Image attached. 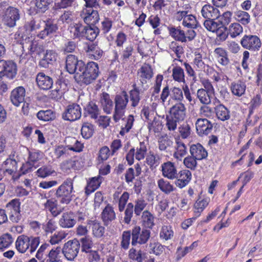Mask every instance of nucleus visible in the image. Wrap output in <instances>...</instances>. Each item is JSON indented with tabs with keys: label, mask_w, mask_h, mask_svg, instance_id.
<instances>
[{
	"label": "nucleus",
	"mask_w": 262,
	"mask_h": 262,
	"mask_svg": "<svg viewBox=\"0 0 262 262\" xmlns=\"http://www.w3.org/2000/svg\"><path fill=\"white\" fill-rule=\"evenodd\" d=\"M40 243L39 236L22 234L17 237L15 241V248L20 253L24 254L28 251L32 254L36 250Z\"/></svg>",
	"instance_id": "1"
},
{
	"label": "nucleus",
	"mask_w": 262,
	"mask_h": 262,
	"mask_svg": "<svg viewBox=\"0 0 262 262\" xmlns=\"http://www.w3.org/2000/svg\"><path fill=\"white\" fill-rule=\"evenodd\" d=\"M99 75L98 65L93 61L89 62L83 67L81 72H79L77 79L85 84H89L95 80Z\"/></svg>",
	"instance_id": "2"
},
{
	"label": "nucleus",
	"mask_w": 262,
	"mask_h": 262,
	"mask_svg": "<svg viewBox=\"0 0 262 262\" xmlns=\"http://www.w3.org/2000/svg\"><path fill=\"white\" fill-rule=\"evenodd\" d=\"M128 101L129 96L125 91L115 95L113 119L116 122H118L124 116Z\"/></svg>",
	"instance_id": "3"
},
{
	"label": "nucleus",
	"mask_w": 262,
	"mask_h": 262,
	"mask_svg": "<svg viewBox=\"0 0 262 262\" xmlns=\"http://www.w3.org/2000/svg\"><path fill=\"white\" fill-rule=\"evenodd\" d=\"M73 190V179L69 178L58 187L55 194L61 203L68 204L72 200Z\"/></svg>",
	"instance_id": "4"
},
{
	"label": "nucleus",
	"mask_w": 262,
	"mask_h": 262,
	"mask_svg": "<svg viewBox=\"0 0 262 262\" xmlns=\"http://www.w3.org/2000/svg\"><path fill=\"white\" fill-rule=\"evenodd\" d=\"M20 17V10L16 8L9 6L4 10L1 18L4 25L12 28L16 25V21Z\"/></svg>",
	"instance_id": "5"
},
{
	"label": "nucleus",
	"mask_w": 262,
	"mask_h": 262,
	"mask_svg": "<svg viewBox=\"0 0 262 262\" xmlns=\"http://www.w3.org/2000/svg\"><path fill=\"white\" fill-rule=\"evenodd\" d=\"M80 247L79 240L74 238L64 243L62 253L68 260L72 261L77 256Z\"/></svg>",
	"instance_id": "6"
},
{
	"label": "nucleus",
	"mask_w": 262,
	"mask_h": 262,
	"mask_svg": "<svg viewBox=\"0 0 262 262\" xmlns=\"http://www.w3.org/2000/svg\"><path fill=\"white\" fill-rule=\"evenodd\" d=\"M150 236V231L147 229L141 230L140 226H136L132 230V245L136 246L147 243Z\"/></svg>",
	"instance_id": "7"
},
{
	"label": "nucleus",
	"mask_w": 262,
	"mask_h": 262,
	"mask_svg": "<svg viewBox=\"0 0 262 262\" xmlns=\"http://www.w3.org/2000/svg\"><path fill=\"white\" fill-rule=\"evenodd\" d=\"M16 64L12 60H0V80L6 76L12 79L16 75Z\"/></svg>",
	"instance_id": "8"
},
{
	"label": "nucleus",
	"mask_w": 262,
	"mask_h": 262,
	"mask_svg": "<svg viewBox=\"0 0 262 262\" xmlns=\"http://www.w3.org/2000/svg\"><path fill=\"white\" fill-rule=\"evenodd\" d=\"M83 67V62L78 60L74 55H69L67 57L66 67L70 74H75L76 78L79 72H81Z\"/></svg>",
	"instance_id": "9"
},
{
	"label": "nucleus",
	"mask_w": 262,
	"mask_h": 262,
	"mask_svg": "<svg viewBox=\"0 0 262 262\" xmlns=\"http://www.w3.org/2000/svg\"><path fill=\"white\" fill-rule=\"evenodd\" d=\"M5 211L8 213L9 219L12 222L17 223L20 219L19 200L17 199L11 200L6 205Z\"/></svg>",
	"instance_id": "10"
},
{
	"label": "nucleus",
	"mask_w": 262,
	"mask_h": 262,
	"mask_svg": "<svg viewBox=\"0 0 262 262\" xmlns=\"http://www.w3.org/2000/svg\"><path fill=\"white\" fill-rule=\"evenodd\" d=\"M81 116V109L79 105L77 103H72L67 106L62 114V118L64 120L74 121Z\"/></svg>",
	"instance_id": "11"
},
{
	"label": "nucleus",
	"mask_w": 262,
	"mask_h": 262,
	"mask_svg": "<svg viewBox=\"0 0 262 262\" xmlns=\"http://www.w3.org/2000/svg\"><path fill=\"white\" fill-rule=\"evenodd\" d=\"M242 46L250 51H255L258 50L261 47V41L256 35H245L241 40Z\"/></svg>",
	"instance_id": "12"
},
{
	"label": "nucleus",
	"mask_w": 262,
	"mask_h": 262,
	"mask_svg": "<svg viewBox=\"0 0 262 262\" xmlns=\"http://www.w3.org/2000/svg\"><path fill=\"white\" fill-rule=\"evenodd\" d=\"M43 23H45L43 29L37 34V37L42 39L56 33L58 29L57 25L53 19L48 18L46 21H43Z\"/></svg>",
	"instance_id": "13"
},
{
	"label": "nucleus",
	"mask_w": 262,
	"mask_h": 262,
	"mask_svg": "<svg viewBox=\"0 0 262 262\" xmlns=\"http://www.w3.org/2000/svg\"><path fill=\"white\" fill-rule=\"evenodd\" d=\"M195 127L198 134L200 136H203L211 132L213 124L207 119L199 118L195 122Z\"/></svg>",
	"instance_id": "14"
},
{
	"label": "nucleus",
	"mask_w": 262,
	"mask_h": 262,
	"mask_svg": "<svg viewBox=\"0 0 262 262\" xmlns=\"http://www.w3.org/2000/svg\"><path fill=\"white\" fill-rule=\"evenodd\" d=\"M81 16L84 22L89 25H95L99 19L98 11L91 8L83 9Z\"/></svg>",
	"instance_id": "15"
},
{
	"label": "nucleus",
	"mask_w": 262,
	"mask_h": 262,
	"mask_svg": "<svg viewBox=\"0 0 262 262\" xmlns=\"http://www.w3.org/2000/svg\"><path fill=\"white\" fill-rule=\"evenodd\" d=\"M169 113L174 119L182 121L186 117V108L184 103L178 102L170 108Z\"/></svg>",
	"instance_id": "16"
},
{
	"label": "nucleus",
	"mask_w": 262,
	"mask_h": 262,
	"mask_svg": "<svg viewBox=\"0 0 262 262\" xmlns=\"http://www.w3.org/2000/svg\"><path fill=\"white\" fill-rule=\"evenodd\" d=\"M138 76L142 87L153 76L152 69L149 64H143L138 71Z\"/></svg>",
	"instance_id": "17"
},
{
	"label": "nucleus",
	"mask_w": 262,
	"mask_h": 262,
	"mask_svg": "<svg viewBox=\"0 0 262 262\" xmlns=\"http://www.w3.org/2000/svg\"><path fill=\"white\" fill-rule=\"evenodd\" d=\"M162 174L165 178L173 180L178 177V171L174 163L168 161L161 166Z\"/></svg>",
	"instance_id": "18"
},
{
	"label": "nucleus",
	"mask_w": 262,
	"mask_h": 262,
	"mask_svg": "<svg viewBox=\"0 0 262 262\" xmlns=\"http://www.w3.org/2000/svg\"><path fill=\"white\" fill-rule=\"evenodd\" d=\"M36 81L38 86L43 90L50 89L53 84L52 78L46 75L43 72H39L37 74Z\"/></svg>",
	"instance_id": "19"
},
{
	"label": "nucleus",
	"mask_w": 262,
	"mask_h": 262,
	"mask_svg": "<svg viewBox=\"0 0 262 262\" xmlns=\"http://www.w3.org/2000/svg\"><path fill=\"white\" fill-rule=\"evenodd\" d=\"M25 95V89L23 86H18L11 92L10 99L14 105L18 106L24 102Z\"/></svg>",
	"instance_id": "20"
},
{
	"label": "nucleus",
	"mask_w": 262,
	"mask_h": 262,
	"mask_svg": "<svg viewBox=\"0 0 262 262\" xmlns=\"http://www.w3.org/2000/svg\"><path fill=\"white\" fill-rule=\"evenodd\" d=\"M74 212H64L58 221L59 225L63 228H71L75 225Z\"/></svg>",
	"instance_id": "21"
},
{
	"label": "nucleus",
	"mask_w": 262,
	"mask_h": 262,
	"mask_svg": "<svg viewBox=\"0 0 262 262\" xmlns=\"http://www.w3.org/2000/svg\"><path fill=\"white\" fill-rule=\"evenodd\" d=\"M178 177L176 178V185L180 188H182L187 185L191 179V172L188 169H184L178 173Z\"/></svg>",
	"instance_id": "22"
},
{
	"label": "nucleus",
	"mask_w": 262,
	"mask_h": 262,
	"mask_svg": "<svg viewBox=\"0 0 262 262\" xmlns=\"http://www.w3.org/2000/svg\"><path fill=\"white\" fill-rule=\"evenodd\" d=\"M190 154L198 160L207 158L208 153L205 148L200 143L192 144L189 149Z\"/></svg>",
	"instance_id": "23"
},
{
	"label": "nucleus",
	"mask_w": 262,
	"mask_h": 262,
	"mask_svg": "<svg viewBox=\"0 0 262 262\" xmlns=\"http://www.w3.org/2000/svg\"><path fill=\"white\" fill-rule=\"evenodd\" d=\"M203 17L207 19H216L220 16V11L217 8L210 5H205L201 11Z\"/></svg>",
	"instance_id": "24"
},
{
	"label": "nucleus",
	"mask_w": 262,
	"mask_h": 262,
	"mask_svg": "<svg viewBox=\"0 0 262 262\" xmlns=\"http://www.w3.org/2000/svg\"><path fill=\"white\" fill-rule=\"evenodd\" d=\"M57 54L53 50H47L43 57L39 62V66L43 68H48L56 60Z\"/></svg>",
	"instance_id": "25"
},
{
	"label": "nucleus",
	"mask_w": 262,
	"mask_h": 262,
	"mask_svg": "<svg viewBox=\"0 0 262 262\" xmlns=\"http://www.w3.org/2000/svg\"><path fill=\"white\" fill-rule=\"evenodd\" d=\"M101 216L105 226H107L111 222L115 220L116 219V213L113 206L108 204L102 210Z\"/></svg>",
	"instance_id": "26"
},
{
	"label": "nucleus",
	"mask_w": 262,
	"mask_h": 262,
	"mask_svg": "<svg viewBox=\"0 0 262 262\" xmlns=\"http://www.w3.org/2000/svg\"><path fill=\"white\" fill-rule=\"evenodd\" d=\"M214 53L219 64L224 67H227L230 64V61L226 50L219 47L215 49Z\"/></svg>",
	"instance_id": "27"
},
{
	"label": "nucleus",
	"mask_w": 262,
	"mask_h": 262,
	"mask_svg": "<svg viewBox=\"0 0 262 262\" xmlns=\"http://www.w3.org/2000/svg\"><path fill=\"white\" fill-rule=\"evenodd\" d=\"M42 202V207L44 210L49 211L53 216H56L59 214V212H57L56 201H53L52 199L47 200L45 195L40 194Z\"/></svg>",
	"instance_id": "28"
},
{
	"label": "nucleus",
	"mask_w": 262,
	"mask_h": 262,
	"mask_svg": "<svg viewBox=\"0 0 262 262\" xmlns=\"http://www.w3.org/2000/svg\"><path fill=\"white\" fill-rule=\"evenodd\" d=\"M100 102L103 111L107 114H111L113 110L114 103L111 99L110 95L105 92L102 93Z\"/></svg>",
	"instance_id": "29"
},
{
	"label": "nucleus",
	"mask_w": 262,
	"mask_h": 262,
	"mask_svg": "<svg viewBox=\"0 0 262 262\" xmlns=\"http://www.w3.org/2000/svg\"><path fill=\"white\" fill-rule=\"evenodd\" d=\"M64 142L67 147L70 150L76 152H80L82 150L83 145L79 142L75 138L72 137H67L65 138Z\"/></svg>",
	"instance_id": "30"
},
{
	"label": "nucleus",
	"mask_w": 262,
	"mask_h": 262,
	"mask_svg": "<svg viewBox=\"0 0 262 262\" xmlns=\"http://www.w3.org/2000/svg\"><path fill=\"white\" fill-rule=\"evenodd\" d=\"M214 110L218 119L225 121L230 119V111L223 104H219L216 105Z\"/></svg>",
	"instance_id": "31"
},
{
	"label": "nucleus",
	"mask_w": 262,
	"mask_h": 262,
	"mask_svg": "<svg viewBox=\"0 0 262 262\" xmlns=\"http://www.w3.org/2000/svg\"><path fill=\"white\" fill-rule=\"evenodd\" d=\"M168 30L170 35L174 38L176 40L182 42H186L187 41L185 31L181 30L179 28H175L174 27H168Z\"/></svg>",
	"instance_id": "32"
},
{
	"label": "nucleus",
	"mask_w": 262,
	"mask_h": 262,
	"mask_svg": "<svg viewBox=\"0 0 262 262\" xmlns=\"http://www.w3.org/2000/svg\"><path fill=\"white\" fill-rule=\"evenodd\" d=\"M155 217L148 210L143 211L141 215V223L146 228L151 229L155 225Z\"/></svg>",
	"instance_id": "33"
},
{
	"label": "nucleus",
	"mask_w": 262,
	"mask_h": 262,
	"mask_svg": "<svg viewBox=\"0 0 262 262\" xmlns=\"http://www.w3.org/2000/svg\"><path fill=\"white\" fill-rule=\"evenodd\" d=\"M86 52L90 58L95 60H98L103 55V51L96 45L92 43L88 46Z\"/></svg>",
	"instance_id": "34"
},
{
	"label": "nucleus",
	"mask_w": 262,
	"mask_h": 262,
	"mask_svg": "<svg viewBox=\"0 0 262 262\" xmlns=\"http://www.w3.org/2000/svg\"><path fill=\"white\" fill-rule=\"evenodd\" d=\"M176 151L173 157L178 161H182V158L187 154V149L185 144L181 141H177L175 146Z\"/></svg>",
	"instance_id": "35"
},
{
	"label": "nucleus",
	"mask_w": 262,
	"mask_h": 262,
	"mask_svg": "<svg viewBox=\"0 0 262 262\" xmlns=\"http://www.w3.org/2000/svg\"><path fill=\"white\" fill-rule=\"evenodd\" d=\"M89 224L92 226V233L94 236L100 238L104 235L105 228L100 223L97 221H91Z\"/></svg>",
	"instance_id": "36"
},
{
	"label": "nucleus",
	"mask_w": 262,
	"mask_h": 262,
	"mask_svg": "<svg viewBox=\"0 0 262 262\" xmlns=\"http://www.w3.org/2000/svg\"><path fill=\"white\" fill-rule=\"evenodd\" d=\"M85 115L91 118L96 119L100 115L98 106L94 102H90L85 107Z\"/></svg>",
	"instance_id": "37"
},
{
	"label": "nucleus",
	"mask_w": 262,
	"mask_h": 262,
	"mask_svg": "<svg viewBox=\"0 0 262 262\" xmlns=\"http://www.w3.org/2000/svg\"><path fill=\"white\" fill-rule=\"evenodd\" d=\"M101 179L102 177L100 176L92 178L85 188V193L89 195L96 190L100 186Z\"/></svg>",
	"instance_id": "38"
},
{
	"label": "nucleus",
	"mask_w": 262,
	"mask_h": 262,
	"mask_svg": "<svg viewBox=\"0 0 262 262\" xmlns=\"http://www.w3.org/2000/svg\"><path fill=\"white\" fill-rule=\"evenodd\" d=\"M231 90L233 95L241 96L245 93L246 85L241 81L233 82L231 84Z\"/></svg>",
	"instance_id": "39"
},
{
	"label": "nucleus",
	"mask_w": 262,
	"mask_h": 262,
	"mask_svg": "<svg viewBox=\"0 0 262 262\" xmlns=\"http://www.w3.org/2000/svg\"><path fill=\"white\" fill-rule=\"evenodd\" d=\"M173 143L172 140L166 134L158 139V147L161 151H167L168 148L172 146Z\"/></svg>",
	"instance_id": "40"
},
{
	"label": "nucleus",
	"mask_w": 262,
	"mask_h": 262,
	"mask_svg": "<svg viewBox=\"0 0 262 262\" xmlns=\"http://www.w3.org/2000/svg\"><path fill=\"white\" fill-rule=\"evenodd\" d=\"M99 32V29L95 25H86L85 30L84 38L88 40H94Z\"/></svg>",
	"instance_id": "41"
},
{
	"label": "nucleus",
	"mask_w": 262,
	"mask_h": 262,
	"mask_svg": "<svg viewBox=\"0 0 262 262\" xmlns=\"http://www.w3.org/2000/svg\"><path fill=\"white\" fill-rule=\"evenodd\" d=\"M172 76L173 80L179 83H185L184 70L180 67H174L172 70Z\"/></svg>",
	"instance_id": "42"
},
{
	"label": "nucleus",
	"mask_w": 262,
	"mask_h": 262,
	"mask_svg": "<svg viewBox=\"0 0 262 262\" xmlns=\"http://www.w3.org/2000/svg\"><path fill=\"white\" fill-rule=\"evenodd\" d=\"M144 255L143 251L141 249L137 250L136 248H132L129 250L128 257L129 259L137 262H143Z\"/></svg>",
	"instance_id": "43"
},
{
	"label": "nucleus",
	"mask_w": 262,
	"mask_h": 262,
	"mask_svg": "<svg viewBox=\"0 0 262 262\" xmlns=\"http://www.w3.org/2000/svg\"><path fill=\"white\" fill-rule=\"evenodd\" d=\"M196 94L197 97L202 103L209 104L211 103V97L212 94L208 93L204 89H200L198 90Z\"/></svg>",
	"instance_id": "44"
},
{
	"label": "nucleus",
	"mask_w": 262,
	"mask_h": 262,
	"mask_svg": "<svg viewBox=\"0 0 262 262\" xmlns=\"http://www.w3.org/2000/svg\"><path fill=\"white\" fill-rule=\"evenodd\" d=\"M85 29L86 25H83L79 23L75 24L72 28V30L71 31L73 33V38H84Z\"/></svg>",
	"instance_id": "45"
},
{
	"label": "nucleus",
	"mask_w": 262,
	"mask_h": 262,
	"mask_svg": "<svg viewBox=\"0 0 262 262\" xmlns=\"http://www.w3.org/2000/svg\"><path fill=\"white\" fill-rule=\"evenodd\" d=\"M36 116L39 120L43 121L53 120L56 117L55 113L51 110H41L37 113Z\"/></svg>",
	"instance_id": "46"
},
{
	"label": "nucleus",
	"mask_w": 262,
	"mask_h": 262,
	"mask_svg": "<svg viewBox=\"0 0 262 262\" xmlns=\"http://www.w3.org/2000/svg\"><path fill=\"white\" fill-rule=\"evenodd\" d=\"M159 189L165 194H169L174 190L175 188L170 183L163 179H160L158 181Z\"/></svg>",
	"instance_id": "47"
},
{
	"label": "nucleus",
	"mask_w": 262,
	"mask_h": 262,
	"mask_svg": "<svg viewBox=\"0 0 262 262\" xmlns=\"http://www.w3.org/2000/svg\"><path fill=\"white\" fill-rule=\"evenodd\" d=\"M94 131V125L90 123L85 122L81 129V134L85 139H89L93 135Z\"/></svg>",
	"instance_id": "48"
},
{
	"label": "nucleus",
	"mask_w": 262,
	"mask_h": 262,
	"mask_svg": "<svg viewBox=\"0 0 262 262\" xmlns=\"http://www.w3.org/2000/svg\"><path fill=\"white\" fill-rule=\"evenodd\" d=\"M198 21L196 20V17L190 14L187 13L184 20L182 22V25L189 29H194L198 26Z\"/></svg>",
	"instance_id": "49"
},
{
	"label": "nucleus",
	"mask_w": 262,
	"mask_h": 262,
	"mask_svg": "<svg viewBox=\"0 0 262 262\" xmlns=\"http://www.w3.org/2000/svg\"><path fill=\"white\" fill-rule=\"evenodd\" d=\"M10 163L12 166L11 168H7L5 171V173H7L9 175L12 176V179L14 180L18 179L20 176L21 174H17V162L14 160H9L7 161V164Z\"/></svg>",
	"instance_id": "50"
},
{
	"label": "nucleus",
	"mask_w": 262,
	"mask_h": 262,
	"mask_svg": "<svg viewBox=\"0 0 262 262\" xmlns=\"http://www.w3.org/2000/svg\"><path fill=\"white\" fill-rule=\"evenodd\" d=\"M81 244V251L86 253L89 252L93 245L92 237L89 235L85 236L79 240Z\"/></svg>",
	"instance_id": "51"
},
{
	"label": "nucleus",
	"mask_w": 262,
	"mask_h": 262,
	"mask_svg": "<svg viewBox=\"0 0 262 262\" xmlns=\"http://www.w3.org/2000/svg\"><path fill=\"white\" fill-rule=\"evenodd\" d=\"M147 203L143 198H139L135 202L134 207L135 214L136 216H140L142 211L144 210Z\"/></svg>",
	"instance_id": "52"
},
{
	"label": "nucleus",
	"mask_w": 262,
	"mask_h": 262,
	"mask_svg": "<svg viewBox=\"0 0 262 262\" xmlns=\"http://www.w3.org/2000/svg\"><path fill=\"white\" fill-rule=\"evenodd\" d=\"M208 202L207 199L198 200L194 204V213L196 217L200 215L201 213L204 210L205 208L208 205Z\"/></svg>",
	"instance_id": "53"
},
{
	"label": "nucleus",
	"mask_w": 262,
	"mask_h": 262,
	"mask_svg": "<svg viewBox=\"0 0 262 262\" xmlns=\"http://www.w3.org/2000/svg\"><path fill=\"white\" fill-rule=\"evenodd\" d=\"M13 242L12 235L9 233H6L0 236V250H4L9 247Z\"/></svg>",
	"instance_id": "54"
},
{
	"label": "nucleus",
	"mask_w": 262,
	"mask_h": 262,
	"mask_svg": "<svg viewBox=\"0 0 262 262\" xmlns=\"http://www.w3.org/2000/svg\"><path fill=\"white\" fill-rule=\"evenodd\" d=\"M198 160V159L190 155L187 156L183 159V164L187 168L191 170H194L197 167Z\"/></svg>",
	"instance_id": "55"
},
{
	"label": "nucleus",
	"mask_w": 262,
	"mask_h": 262,
	"mask_svg": "<svg viewBox=\"0 0 262 262\" xmlns=\"http://www.w3.org/2000/svg\"><path fill=\"white\" fill-rule=\"evenodd\" d=\"M216 34V40L219 41H224L228 37L229 32H227V28L222 24L218 27V28L215 31Z\"/></svg>",
	"instance_id": "56"
},
{
	"label": "nucleus",
	"mask_w": 262,
	"mask_h": 262,
	"mask_svg": "<svg viewBox=\"0 0 262 262\" xmlns=\"http://www.w3.org/2000/svg\"><path fill=\"white\" fill-rule=\"evenodd\" d=\"M243 27L238 23L231 24L229 27V34L232 38H235L243 32Z\"/></svg>",
	"instance_id": "57"
},
{
	"label": "nucleus",
	"mask_w": 262,
	"mask_h": 262,
	"mask_svg": "<svg viewBox=\"0 0 262 262\" xmlns=\"http://www.w3.org/2000/svg\"><path fill=\"white\" fill-rule=\"evenodd\" d=\"M170 97L173 100L182 102L184 99L182 90L178 87L174 86L170 90Z\"/></svg>",
	"instance_id": "58"
},
{
	"label": "nucleus",
	"mask_w": 262,
	"mask_h": 262,
	"mask_svg": "<svg viewBox=\"0 0 262 262\" xmlns=\"http://www.w3.org/2000/svg\"><path fill=\"white\" fill-rule=\"evenodd\" d=\"M173 236V232L170 226H162L160 233V237L161 238L167 241L170 239Z\"/></svg>",
	"instance_id": "59"
},
{
	"label": "nucleus",
	"mask_w": 262,
	"mask_h": 262,
	"mask_svg": "<svg viewBox=\"0 0 262 262\" xmlns=\"http://www.w3.org/2000/svg\"><path fill=\"white\" fill-rule=\"evenodd\" d=\"M55 172V170L50 165H43L37 170L38 177L45 178Z\"/></svg>",
	"instance_id": "60"
},
{
	"label": "nucleus",
	"mask_w": 262,
	"mask_h": 262,
	"mask_svg": "<svg viewBox=\"0 0 262 262\" xmlns=\"http://www.w3.org/2000/svg\"><path fill=\"white\" fill-rule=\"evenodd\" d=\"M147 150V147L145 142H141L139 146L137 147L136 152H135L136 159L139 161L145 158Z\"/></svg>",
	"instance_id": "61"
},
{
	"label": "nucleus",
	"mask_w": 262,
	"mask_h": 262,
	"mask_svg": "<svg viewBox=\"0 0 262 262\" xmlns=\"http://www.w3.org/2000/svg\"><path fill=\"white\" fill-rule=\"evenodd\" d=\"M61 251V248L57 247L56 248L52 249L47 256L48 259L47 262H57L59 260V255Z\"/></svg>",
	"instance_id": "62"
},
{
	"label": "nucleus",
	"mask_w": 262,
	"mask_h": 262,
	"mask_svg": "<svg viewBox=\"0 0 262 262\" xmlns=\"http://www.w3.org/2000/svg\"><path fill=\"white\" fill-rule=\"evenodd\" d=\"M166 126L169 131H174L177 129L178 124L181 122L180 120L174 119L170 115H166Z\"/></svg>",
	"instance_id": "63"
},
{
	"label": "nucleus",
	"mask_w": 262,
	"mask_h": 262,
	"mask_svg": "<svg viewBox=\"0 0 262 262\" xmlns=\"http://www.w3.org/2000/svg\"><path fill=\"white\" fill-rule=\"evenodd\" d=\"M236 19L243 25H247L250 22V15L245 11H238L235 13Z\"/></svg>",
	"instance_id": "64"
}]
</instances>
